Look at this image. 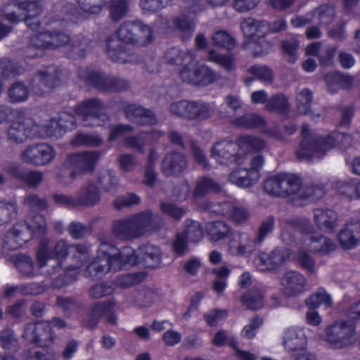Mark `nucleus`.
<instances>
[{
  "label": "nucleus",
  "instance_id": "1",
  "mask_svg": "<svg viewBox=\"0 0 360 360\" xmlns=\"http://www.w3.org/2000/svg\"><path fill=\"white\" fill-rule=\"evenodd\" d=\"M47 224L45 217L36 214L30 223L14 225L7 232L6 244L10 250L22 248L34 237L41 238L36 251V260L39 268L47 266L51 259L56 261L54 271L62 269L63 263L68 257L74 262L84 263L88 258L89 251L84 244H69L67 240H58L53 248L50 245V240L46 237Z\"/></svg>",
  "mask_w": 360,
  "mask_h": 360
},
{
  "label": "nucleus",
  "instance_id": "2",
  "mask_svg": "<svg viewBox=\"0 0 360 360\" xmlns=\"http://www.w3.org/2000/svg\"><path fill=\"white\" fill-rule=\"evenodd\" d=\"M117 35L119 41L124 44L112 46V37H108L106 53L111 60L121 64L132 61L131 54L127 49V44L145 47L152 44L155 39L152 27L140 20L122 22L117 31Z\"/></svg>",
  "mask_w": 360,
  "mask_h": 360
},
{
  "label": "nucleus",
  "instance_id": "3",
  "mask_svg": "<svg viewBox=\"0 0 360 360\" xmlns=\"http://www.w3.org/2000/svg\"><path fill=\"white\" fill-rule=\"evenodd\" d=\"M301 141L295 151L299 161H311L316 154H326L334 148H347L351 144V136L347 133L333 131L327 135H314L309 127H301Z\"/></svg>",
  "mask_w": 360,
  "mask_h": 360
},
{
  "label": "nucleus",
  "instance_id": "4",
  "mask_svg": "<svg viewBox=\"0 0 360 360\" xmlns=\"http://www.w3.org/2000/svg\"><path fill=\"white\" fill-rule=\"evenodd\" d=\"M131 253L129 248L119 249L111 243L101 242L96 257L84 269V276L95 281L103 278L110 271H119L126 267V263L134 261L132 257L126 260L122 257H130Z\"/></svg>",
  "mask_w": 360,
  "mask_h": 360
},
{
  "label": "nucleus",
  "instance_id": "5",
  "mask_svg": "<svg viewBox=\"0 0 360 360\" xmlns=\"http://www.w3.org/2000/svg\"><path fill=\"white\" fill-rule=\"evenodd\" d=\"M349 320H339L325 328L324 340L333 349H342L353 342L356 334L354 321H360V300L352 303L347 309Z\"/></svg>",
  "mask_w": 360,
  "mask_h": 360
},
{
  "label": "nucleus",
  "instance_id": "6",
  "mask_svg": "<svg viewBox=\"0 0 360 360\" xmlns=\"http://www.w3.org/2000/svg\"><path fill=\"white\" fill-rule=\"evenodd\" d=\"M78 77L87 87L94 89L99 92H124L130 87L127 79L90 67L80 68L78 70Z\"/></svg>",
  "mask_w": 360,
  "mask_h": 360
},
{
  "label": "nucleus",
  "instance_id": "7",
  "mask_svg": "<svg viewBox=\"0 0 360 360\" xmlns=\"http://www.w3.org/2000/svg\"><path fill=\"white\" fill-rule=\"evenodd\" d=\"M153 213L145 210L127 218L115 220L112 226L113 235L117 238L131 240L143 236L153 221Z\"/></svg>",
  "mask_w": 360,
  "mask_h": 360
},
{
  "label": "nucleus",
  "instance_id": "8",
  "mask_svg": "<svg viewBox=\"0 0 360 360\" xmlns=\"http://www.w3.org/2000/svg\"><path fill=\"white\" fill-rule=\"evenodd\" d=\"M79 7L71 2H58L53 6V10L59 11L60 14L55 16L54 20H70L79 23L90 15L98 14L105 5V0H75Z\"/></svg>",
  "mask_w": 360,
  "mask_h": 360
},
{
  "label": "nucleus",
  "instance_id": "9",
  "mask_svg": "<svg viewBox=\"0 0 360 360\" xmlns=\"http://www.w3.org/2000/svg\"><path fill=\"white\" fill-rule=\"evenodd\" d=\"M169 112L186 121L202 122L217 115L218 109L214 102H205L202 100H181L169 105Z\"/></svg>",
  "mask_w": 360,
  "mask_h": 360
},
{
  "label": "nucleus",
  "instance_id": "10",
  "mask_svg": "<svg viewBox=\"0 0 360 360\" xmlns=\"http://www.w3.org/2000/svg\"><path fill=\"white\" fill-rule=\"evenodd\" d=\"M71 40L69 35L58 30H45L37 32L31 38L30 44L25 51V59L41 58L46 50H55L68 44Z\"/></svg>",
  "mask_w": 360,
  "mask_h": 360
},
{
  "label": "nucleus",
  "instance_id": "11",
  "mask_svg": "<svg viewBox=\"0 0 360 360\" xmlns=\"http://www.w3.org/2000/svg\"><path fill=\"white\" fill-rule=\"evenodd\" d=\"M302 179L297 175L279 173L267 177L263 184L266 193L273 197L286 198L296 194L301 188Z\"/></svg>",
  "mask_w": 360,
  "mask_h": 360
},
{
  "label": "nucleus",
  "instance_id": "12",
  "mask_svg": "<svg viewBox=\"0 0 360 360\" xmlns=\"http://www.w3.org/2000/svg\"><path fill=\"white\" fill-rule=\"evenodd\" d=\"M101 156V152L98 150L69 153L65 158L63 166L70 170V176L75 179L78 176L93 173Z\"/></svg>",
  "mask_w": 360,
  "mask_h": 360
},
{
  "label": "nucleus",
  "instance_id": "13",
  "mask_svg": "<svg viewBox=\"0 0 360 360\" xmlns=\"http://www.w3.org/2000/svg\"><path fill=\"white\" fill-rule=\"evenodd\" d=\"M105 105L98 98H86L77 103L73 112L84 127L101 126L100 121L105 116Z\"/></svg>",
  "mask_w": 360,
  "mask_h": 360
},
{
  "label": "nucleus",
  "instance_id": "14",
  "mask_svg": "<svg viewBox=\"0 0 360 360\" xmlns=\"http://www.w3.org/2000/svg\"><path fill=\"white\" fill-rule=\"evenodd\" d=\"M60 70L55 65H49L37 71L30 82L32 91L39 96H44L60 82Z\"/></svg>",
  "mask_w": 360,
  "mask_h": 360
},
{
  "label": "nucleus",
  "instance_id": "15",
  "mask_svg": "<svg viewBox=\"0 0 360 360\" xmlns=\"http://www.w3.org/2000/svg\"><path fill=\"white\" fill-rule=\"evenodd\" d=\"M129 248L132 250L131 255L130 254L128 258L132 257L131 262L126 263L127 266H134L137 264H142L146 268L148 269H155L159 266L161 262V252L160 248L150 245V244H142L139 246L138 250H134L131 247L127 245L122 246L120 249H125ZM124 260L127 259V257L123 256L122 257Z\"/></svg>",
  "mask_w": 360,
  "mask_h": 360
},
{
  "label": "nucleus",
  "instance_id": "16",
  "mask_svg": "<svg viewBox=\"0 0 360 360\" xmlns=\"http://www.w3.org/2000/svg\"><path fill=\"white\" fill-rule=\"evenodd\" d=\"M22 337L30 343L44 347L53 343L55 333L49 322L39 321L26 323Z\"/></svg>",
  "mask_w": 360,
  "mask_h": 360
},
{
  "label": "nucleus",
  "instance_id": "17",
  "mask_svg": "<svg viewBox=\"0 0 360 360\" xmlns=\"http://www.w3.org/2000/svg\"><path fill=\"white\" fill-rule=\"evenodd\" d=\"M184 82L198 86H207L217 79V73L206 65H196L190 68L188 65L184 66L179 72Z\"/></svg>",
  "mask_w": 360,
  "mask_h": 360
},
{
  "label": "nucleus",
  "instance_id": "18",
  "mask_svg": "<svg viewBox=\"0 0 360 360\" xmlns=\"http://www.w3.org/2000/svg\"><path fill=\"white\" fill-rule=\"evenodd\" d=\"M264 163L262 155L255 156L250 162V168H239L231 171L229 174V181L238 186L250 187L257 183L259 169Z\"/></svg>",
  "mask_w": 360,
  "mask_h": 360
},
{
  "label": "nucleus",
  "instance_id": "19",
  "mask_svg": "<svg viewBox=\"0 0 360 360\" xmlns=\"http://www.w3.org/2000/svg\"><path fill=\"white\" fill-rule=\"evenodd\" d=\"M241 29L244 34L257 44H260L262 49L256 56H262L267 52L270 46L269 42L264 39L268 34V22L266 20H258L252 18H248L241 24Z\"/></svg>",
  "mask_w": 360,
  "mask_h": 360
},
{
  "label": "nucleus",
  "instance_id": "20",
  "mask_svg": "<svg viewBox=\"0 0 360 360\" xmlns=\"http://www.w3.org/2000/svg\"><path fill=\"white\" fill-rule=\"evenodd\" d=\"M39 136V125L30 118L23 117L14 120L8 129V139L17 143Z\"/></svg>",
  "mask_w": 360,
  "mask_h": 360
},
{
  "label": "nucleus",
  "instance_id": "21",
  "mask_svg": "<svg viewBox=\"0 0 360 360\" xmlns=\"http://www.w3.org/2000/svg\"><path fill=\"white\" fill-rule=\"evenodd\" d=\"M56 156L54 148L47 143L30 145L22 152L21 160L34 165H45L51 162Z\"/></svg>",
  "mask_w": 360,
  "mask_h": 360
},
{
  "label": "nucleus",
  "instance_id": "22",
  "mask_svg": "<svg viewBox=\"0 0 360 360\" xmlns=\"http://www.w3.org/2000/svg\"><path fill=\"white\" fill-rule=\"evenodd\" d=\"M288 257V250L277 246L269 253L259 252L255 261L261 271H276Z\"/></svg>",
  "mask_w": 360,
  "mask_h": 360
},
{
  "label": "nucleus",
  "instance_id": "23",
  "mask_svg": "<svg viewBox=\"0 0 360 360\" xmlns=\"http://www.w3.org/2000/svg\"><path fill=\"white\" fill-rule=\"evenodd\" d=\"M6 173L16 181L29 188H37L43 182L44 173L39 170L25 168L20 165L13 164L6 169Z\"/></svg>",
  "mask_w": 360,
  "mask_h": 360
},
{
  "label": "nucleus",
  "instance_id": "24",
  "mask_svg": "<svg viewBox=\"0 0 360 360\" xmlns=\"http://www.w3.org/2000/svg\"><path fill=\"white\" fill-rule=\"evenodd\" d=\"M238 150L237 141L234 143L232 141L222 140L213 146L211 157L221 165L238 164L240 159Z\"/></svg>",
  "mask_w": 360,
  "mask_h": 360
},
{
  "label": "nucleus",
  "instance_id": "25",
  "mask_svg": "<svg viewBox=\"0 0 360 360\" xmlns=\"http://www.w3.org/2000/svg\"><path fill=\"white\" fill-rule=\"evenodd\" d=\"M76 115L66 111L60 112L57 118H52L47 125L46 133L49 136L58 137L63 136L67 131L77 128Z\"/></svg>",
  "mask_w": 360,
  "mask_h": 360
},
{
  "label": "nucleus",
  "instance_id": "26",
  "mask_svg": "<svg viewBox=\"0 0 360 360\" xmlns=\"http://www.w3.org/2000/svg\"><path fill=\"white\" fill-rule=\"evenodd\" d=\"M123 112L126 118L140 126H153L158 123V118L150 109L136 103H129L124 106Z\"/></svg>",
  "mask_w": 360,
  "mask_h": 360
},
{
  "label": "nucleus",
  "instance_id": "27",
  "mask_svg": "<svg viewBox=\"0 0 360 360\" xmlns=\"http://www.w3.org/2000/svg\"><path fill=\"white\" fill-rule=\"evenodd\" d=\"M186 167V157L176 151L167 153L161 162V171L165 176H178Z\"/></svg>",
  "mask_w": 360,
  "mask_h": 360
},
{
  "label": "nucleus",
  "instance_id": "28",
  "mask_svg": "<svg viewBox=\"0 0 360 360\" xmlns=\"http://www.w3.org/2000/svg\"><path fill=\"white\" fill-rule=\"evenodd\" d=\"M282 285L286 295L295 297L304 291L307 279L296 271H289L284 274Z\"/></svg>",
  "mask_w": 360,
  "mask_h": 360
},
{
  "label": "nucleus",
  "instance_id": "29",
  "mask_svg": "<svg viewBox=\"0 0 360 360\" xmlns=\"http://www.w3.org/2000/svg\"><path fill=\"white\" fill-rule=\"evenodd\" d=\"M76 197L79 207H91L99 203L101 194L98 186L92 182H89L77 191Z\"/></svg>",
  "mask_w": 360,
  "mask_h": 360
},
{
  "label": "nucleus",
  "instance_id": "30",
  "mask_svg": "<svg viewBox=\"0 0 360 360\" xmlns=\"http://www.w3.org/2000/svg\"><path fill=\"white\" fill-rule=\"evenodd\" d=\"M283 343L289 352L304 349L307 346L304 330L297 327L288 328L284 333Z\"/></svg>",
  "mask_w": 360,
  "mask_h": 360
},
{
  "label": "nucleus",
  "instance_id": "31",
  "mask_svg": "<svg viewBox=\"0 0 360 360\" xmlns=\"http://www.w3.org/2000/svg\"><path fill=\"white\" fill-rule=\"evenodd\" d=\"M338 214L330 209H315L314 221L319 229L332 233L338 225Z\"/></svg>",
  "mask_w": 360,
  "mask_h": 360
},
{
  "label": "nucleus",
  "instance_id": "32",
  "mask_svg": "<svg viewBox=\"0 0 360 360\" xmlns=\"http://www.w3.org/2000/svg\"><path fill=\"white\" fill-rule=\"evenodd\" d=\"M310 251L319 256H330L337 249L336 244L329 238L319 234L309 238Z\"/></svg>",
  "mask_w": 360,
  "mask_h": 360
},
{
  "label": "nucleus",
  "instance_id": "33",
  "mask_svg": "<svg viewBox=\"0 0 360 360\" xmlns=\"http://www.w3.org/2000/svg\"><path fill=\"white\" fill-rule=\"evenodd\" d=\"M240 302L246 309L255 311L263 308L264 295L259 288L252 287L242 294Z\"/></svg>",
  "mask_w": 360,
  "mask_h": 360
},
{
  "label": "nucleus",
  "instance_id": "34",
  "mask_svg": "<svg viewBox=\"0 0 360 360\" xmlns=\"http://www.w3.org/2000/svg\"><path fill=\"white\" fill-rule=\"evenodd\" d=\"M205 229L211 242H218L229 238L231 235V227L221 220L207 222Z\"/></svg>",
  "mask_w": 360,
  "mask_h": 360
},
{
  "label": "nucleus",
  "instance_id": "35",
  "mask_svg": "<svg viewBox=\"0 0 360 360\" xmlns=\"http://www.w3.org/2000/svg\"><path fill=\"white\" fill-rule=\"evenodd\" d=\"M238 148L248 153H259L266 146V142L261 138L245 134L236 139Z\"/></svg>",
  "mask_w": 360,
  "mask_h": 360
},
{
  "label": "nucleus",
  "instance_id": "36",
  "mask_svg": "<svg viewBox=\"0 0 360 360\" xmlns=\"http://www.w3.org/2000/svg\"><path fill=\"white\" fill-rule=\"evenodd\" d=\"M91 41L85 36H77L72 40L71 50L67 52L68 58L72 60L85 58L88 52L91 51Z\"/></svg>",
  "mask_w": 360,
  "mask_h": 360
},
{
  "label": "nucleus",
  "instance_id": "37",
  "mask_svg": "<svg viewBox=\"0 0 360 360\" xmlns=\"http://www.w3.org/2000/svg\"><path fill=\"white\" fill-rule=\"evenodd\" d=\"M221 191V187L218 182L210 176H202L196 182L193 190V196L195 198H200L210 193L218 194Z\"/></svg>",
  "mask_w": 360,
  "mask_h": 360
},
{
  "label": "nucleus",
  "instance_id": "38",
  "mask_svg": "<svg viewBox=\"0 0 360 360\" xmlns=\"http://www.w3.org/2000/svg\"><path fill=\"white\" fill-rule=\"evenodd\" d=\"M233 124L239 128L255 129L266 124V120L258 114H245L233 120Z\"/></svg>",
  "mask_w": 360,
  "mask_h": 360
},
{
  "label": "nucleus",
  "instance_id": "39",
  "mask_svg": "<svg viewBox=\"0 0 360 360\" xmlns=\"http://www.w3.org/2000/svg\"><path fill=\"white\" fill-rule=\"evenodd\" d=\"M276 226V219L273 215H269L264 218L259 224L254 238L255 245H262L264 241L274 231Z\"/></svg>",
  "mask_w": 360,
  "mask_h": 360
},
{
  "label": "nucleus",
  "instance_id": "40",
  "mask_svg": "<svg viewBox=\"0 0 360 360\" xmlns=\"http://www.w3.org/2000/svg\"><path fill=\"white\" fill-rule=\"evenodd\" d=\"M265 108L269 112H277L280 115H288L290 111V103L288 97L283 94L280 93L273 95L269 98Z\"/></svg>",
  "mask_w": 360,
  "mask_h": 360
},
{
  "label": "nucleus",
  "instance_id": "41",
  "mask_svg": "<svg viewBox=\"0 0 360 360\" xmlns=\"http://www.w3.org/2000/svg\"><path fill=\"white\" fill-rule=\"evenodd\" d=\"M146 274L143 271L120 274L112 281L113 286L114 288L118 287L122 289H127L141 283L146 278Z\"/></svg>",
  "mask_w": 360,
  "mask_h": 360
},
{
  "label": "nucleus",
  "instance_id": "42",
  "mask_svg": "<svg viewBox=\"0 0 360 360\" xmlns=\"http://www.w3.org/2000/svg\"><path fill=\"white\" fill-rule=\"evenodd\" d=\"M10 259L22 276L30 277L34 274V262L30 256L15 254Z\"/></svg>",
  "mask_w": 360,
  "mask_h": 360
},
{
  "label": "nucleus",
  "instance_id": "43",
  "mask_svg": "<svg viewBox=\"0 0 360 360\" xmlns=\"http://www.w3.org/2000/svg\"><path fill=\"white\" fill-rule=\"evenodd\" d=\"M103 143V139L99 134L77 132L71 140L74 147H98Z\"/></svg>",
  "mask_w": 360,
  "mask_h": 360
},
{
  "label": "nucleus",
  "instance_id": "44",
  "mask_svg": "<svg viewBox=\"0 0 360 360\" xmlns=\"http://www.w3.org/2000/svg\"><path fill=\"white\" fill-rule=\"evenodd\" d=\"M29 88L22 82L12 84L8 89V97L12 103H22L28 99Z\"/></svg>",
  "mask_w": 360,
  "mask_h": 360
},
{
  "label": "nucleus",
  "instance_id": "45",
  "mask_svg": "<svg viewBox=\"0 0 360 360\" xmlns=\"http://www.w3.org/2000/svg\"><path fill=\"white\" fill-rule=\"evenodd\" d=\"M18 206L15 202L0 200V226L16 219Z\"/></svg>",
  "mask_w": 360,
  "mask_h": 360
},
{
  "label": "nucleus",
  "instance_id": "46",
  "mask_svg": "<svg viewBox=\"0 0 360 360\" xmlns=\"http://www.w3.org/2000/svg\"><path fill=\"white\" fill-rule=\"evenodd\" d=\"M208 60L219 65L228 72L235 69V60L232 54L218 53L214 49H210L208 51Z\"/></svg>",
  "mask_w": 360,
  "mask_h": 360
},
{
  "label": "nucleus",
  "instance_id": "47",
  "mask_svg": "<svg viewBox=\"0 0 360 360\" xmlns=\"http://www.w3.org/2000/svg\"><path fill=\"white\" fill-rule=\"evenodd\" d=\"M115 288L112 281H103L90 286L89 295L92 299H101L113 294Z\"/></svg>",
  "mask_w": 360,
  "mask_h": 360
},
{
  "label": "nucleus",
  "instance_id": "48",
  "mask_svg": "<svg viewBox=\"0 0 360 360\" xmlns=\"http://www.w3.org/2000/svg\"><path fill=\"white\" fill-rule=\"evenodd\" d=\"M313 93L304 88L296 95V104L299 112L303 115H308L311 112V103Z\"/></svg>",
  "mask_w": 360,
  "mask_h": 360
},
{
  "label": "nucleus",
  "instance_id": "49",
  "mask_svg": "<svg viewBox=\"0 0 360 360\" xmlns=\"http://www.w3.org/2000/svg\"><path fill=\"white\" fill-rule=\"evenodd\" d=\"M326 79L329 83V88L331 87L332 84L340 86L342 89L349 90L352 88L354 79L349 75H345L341 72H333L328 74Z\"/></svg>",
  "mask_w": 360,
  "mask_h": 360
},
{
  "label": "nucleus",
  "instance_id": "50",
  "mask_svg": "<svg viewBox=\"0 0 360 360\" xmlns=\"http://www.w3.org/2000/svg\"><path fill=\"white\" fill-rule=\"evenodd\" d=\"M181 233H184L188 241L193 243H199L203 238L202 228L197 221L191 220Z\"/></svg>",
  "mask_w": 360,
  "mask_h": 360
},
{
  "label": "nucleus",
  "instance_id": "51",
  "mask_svg": "<svg viewBox=\"0 0 360 360\" xmlns=\"http://www.w3.org/2000/svg\"><path fill=\"white\" fill-rule=\"evenodd\" d=\"M338 240L344 250H352L358 243V240L354 236V231L348 226L343 227L338 234Z\"/></svg>",
  "mask_w": 360,
  "mask_h": 360
},
{
  "label": "nucleus",
  "instance_id": "52",
  "mask_svg": "<svg viewBox=\"0 0 360 360\" xmlns=\"http://www.w3.org/2000/svg\"><path fill=\"white\" fill-rule=\"evenodd\" d=\"M172 23L176 30L185 35L184 38L189 39L191 37L195 30V25L186 15L174 17L172 19Z\"/></svg>",
  "mask_w": 360,
  "mask_h": 360
},
{
  "label": "nucleus",
  "instance_id": "53",
  "mask_svg": "<svg viewBox=\"0 0 360 360\" xmlns=\"http://www.w3.org/2000/svg\"><path fill=\"white\" fill-rule=\"evenodd\" d=\"M256 79L262 82L271 83L274 81V72L266 65H253L248 70Z\"/></svg>",
  "mask_w": 360,
  "mask_h": 360
},
{
  "label": "nucleus",
  "instance_id": "54",
  "mask_svg": "<svg viewBox=\"0 0 360 360\" xmlns=\"http://www.w3.org/2000/svg\"><path fill=\"white\" fill-rule=\"evenodd\" d=\"M212 41L214 46L227 50H232L236 45L235 39L224 30L217 31L212 36Z\"/></svg>",
  "mask_w": 360,
  "mask_h": 360
},
{
  "label": "nucleus",
  "instance_id": "55",
  "mask_svg": "<svg viewBox=\"0 0 360 360\" xmlns=\"http://www.w3.org/2000/svg\"><path fill=\"white\" fill-rule=\"evenodd\" d=\"M220 206L228 207L229 210L226 212H221L220 210H219V214L221 215H227L236 223H243L249 218L248 212L245 208L233 206V207L230 209L231 205L228 203H224L220 205Z\"/></svg>",
  "mask_w": 360,
  "mask_h": 360
},
{
  "label": "nucleus",
  "instance_id": "56",
  "mask_svg": "<svg viewBox=\"0 0 360 360\" xmlns=\"http://www.w3.org/2000/svg\"><path fill=\"white\" fill-rule=\"evenodd\" d=\"M305 304L309 309L314 310L319 307L322 304H325L326 306H330L332 304V300L330 296L326 292H317L311 295L310 297L305 300Z\"/></svg>",
  "mask_w": 360,
  "mask_h": 360
},
{
  "label": "nucleus",
  "instance_id": "57",
  "mask_svg": "<svg viewBox=\"0 0 360 360\" xmlns=\"http://www.w3.org/2000/svg\"><path fill=\"white\" fill-rule=\"evenodd\" d=\"M173 0H140V6L145 12L155 13L172 4Z\"/></svg>",
  "mask_w": 360,
  "mask_h": 360
},
{
  "label": "nucleus",
  "instance_id": "58",
  "mask_svg": "<svg viewBox=\"0 0 360 360\" xmlns=\"http://www.w3.org/2000/svg\"><path fill=\"white\" fill-rule=\"evenodd\" d=\"M49 347L29 348L24 352V360H51Z\"/></svg>",
  "mask_w": 360,
  "mask_h": 360
},
{
  "label": "nucleus",
  "instance_id": "59",
  "mask_svg": "<svg viewBox=\"0 0 360 360\" xmlns=\"http://www.w3.org/2000/svg\"><path fill=\"white\" fill-rule=\"evenodd\" d=\"M56 304L62 309L65 314L72 311H78L83 307L82 302L77 300L73 297L59 296L56 300Z\"/></svg>",
  "mask_w": 360,
  "mask_h": 360
},
{
  "label": "nucleus",
  "instance_id": "60",
  "mask_svg": "<svg viewBox=\"0 0 360 360\" xmlns=\"http://www.w3.org/2000/svg\"><path fill=\"white\" fill-rule=\"evenodd\" d=\"M295 259L300 267L308 274H314L316 261L309 253L304 250H299L295 256Z\"/></svg>",
  "mask_w": 360,
  "mask_h": 360
},
{
  "label": "nucleus",
  "instance_id": "61",
  "mask_svg": "<svg viewBox=\"0 0 360 360\" xmlns=\"http://www.w3.org/2000/svg\"><path fill=\"white\" fill-rule=\"evenodd\" d=\"M128 5L126 0H113L109 5L110 15L113 21H118L127 13Z\"/></svg>",
  "mask_w": 360,
  "mask_h": 360
},
{
  "label": "nucleus",
  "instance_id": "62",
  "mask_svg": "<svg viewBox=\"0 0 360 360\" xmlns=\"http://www.w3.org/2000/svg\"><path fill=\"white\" fill-rule=\"evenodd\" d=\"M15 5H18L20 9L26 11V15H40L43 11L41 0L16 1Z\"/></svg>",
  "mask_w": 360,
  "mask_h": 360
},
{
  "label": "nucleus",
  "instance_id": "63",
  "mask_svg": "<svg viewBox=\"0 0 360 360\" xmlns=\"http://www.w3.org/2000/svg\"><path fill=\"white\" fill-rule=\"evenodd\" d=\"M263 319L259 315H255L250 319L248 324L245 325L240 332L241 336L248 339H252L256 336L257 330L262 326Z\"/></svg>",
  "mask_w": 360,
  "mask_h": 360
},
{
  "label": "nucleus",
  "instance_id": "64",
  "mask_svg": "<svg viewBox=\"0 0 360 360\" xmlns=\"http://www.w3.org/2000/svg\"><path fill=\"white\" fill-rule=\"evenodd\" d=\"M108 141L112 142L122 138L127 133L134 131V127L129 124H110Z\"/></svg>",
  "mask_w": 360,
  "mask_h": 360
}]
</instances>
